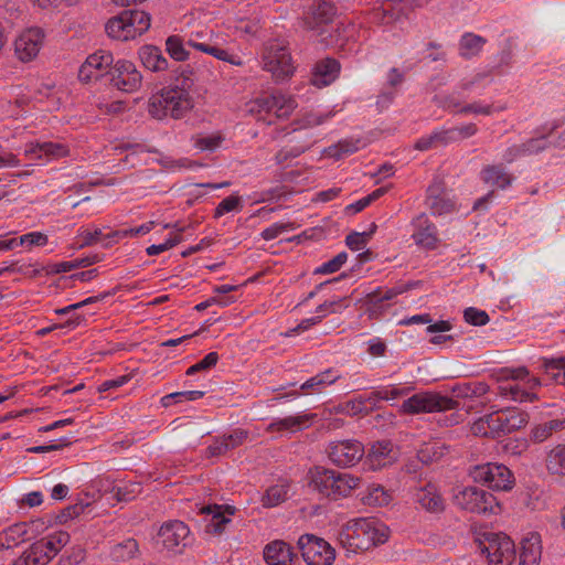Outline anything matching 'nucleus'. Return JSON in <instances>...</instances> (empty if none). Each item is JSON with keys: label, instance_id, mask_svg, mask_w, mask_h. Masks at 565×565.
Masks as SVG:
<instances>
[{"label": "nucleus", "instance_id": "44", "mask_svg": "<svg viewBox=\"0 0 565 565\" xmlns=\"http://www.w3.org/2000/svg\"><path fill=\"white\" fill-rule=\"evenodd\" d=\"M287 499L286 486L276 484L269 487L263 495L262 502L266 508H273L284 502Z\"/></svg>", "mask_w": 565, "mask_h": 565}, {"label": "nucleus", "instance_id": "50", "mask_svg": "<svg viewBox=\"0 0 565 565\" xmlns=\"http://www.w3.org/2000/svg\"><path fill=\"white\" fill-rule=\"evenodd\" d=\"M241 198L236 195H230L223 199L214 211V217L218 218L225 213L242 209Z\"/></svg>", "mask_w": 565, "mask_h": 565}, {"label": "nucleus", "instance_id": "33", "mask_svg": "<svg viewBox=\"0 0 565 565\" xmlns=\"http://www.w3.org/2000/svg\"><path fill=\"white\" fill-rule=\"evenodd\" d=\"M26 534L28 523L25 522L15 523L9 526L2 533H0V548H10L12 544L17 545L19 540L22 542L26 541Z\"/></svg>", "mask_w": 565, "mask_h": 565}, {"label": "nucleus", "instance_id": "18", "mask_svg": "<svg viewBox=\"0 0 565 565\" xmlns=\"http://www.w3.org/2000/svg\"><path fill=\"white\" fill-rule=\"evenodd\" d=\"M396 452L391 440L384 439L371 445L366 452L365 463L373 470L386 467L395 461Z\"/></svg>", "mask_w": 565, "mask_h": 565}, {"label": "nucleus", "instance_id": "1", "mask_svg": "<svg viewBox=\"0 0 565 565\" xmlns=\"http://www.w3.org/2000/svg\"><path fill=\"white\" fill-rule=\"evenodd\" d=\"M193 87V81L189 77L182 84L163 88L159 94L150 97L148 113L154 119H162L170 116L174 119L182 118L193 108V100L189 90Z\"/></svg>", "mask_w": 565, "mask_h": 565}, {"label": "nucleus", "instance_id": "17", "mask_svg": "<svg viewBox=\"0 0 565 565\" xmlns=\"http://www.w3.org/2000/svg\"><path fill=\"white\" fill-rule=\"evenodd\" d=\"M412 225L414 226V233L412 234L413 239L417 245L434 249L438 243V233L436 225L429 221L425 213H420L416 216Z\"/></svg>", "mask_w": 565, "mask_h": 565}, {"label": "nucleus", "instance_id": "37", "mask_svg": "<svg viewBox=\"0 0 565 565\" xmlns=\"http://www.w3.org/2000/svg\"><path fill=\"white\" fill-rule=\"evenodd\" d=\"M139 553V544L132 539H126L115 544L110 550V557L116 562H127Z\"/></svg>", "mask_w": 565, "mask_h": 565}, {"label": "nucleus", "instance_id": "63", "mask_svg": "<svg viewBox=\"0 0 565 565\" xmlns=\"http://www.w3.org/2000/svg\"><path fill=\"white\" fill-rule=\"evenodd\" d=\"M323 318H324V315H318L316 317L305 319L297 327H295L294 329H290L288 332H286V335L289 337L294 333H298L299 331L307 330L311 326L320 323Z\"/></svg>", "mask_w": 565, "mask_h": 565}, {"label": "nucleus", "instance_id": "2", "mask_svg": "<svg viewBox=\"0 0 565 565\" xmlns=\"http://www.w3.org/2000/svg\"><path fill=\"white\" fill-rule=\"evenodd\" d=\"M264 70L271 73L276 82L289 78L295 66L287 46L279 40L268 41L263 51Z\"/></svg>", "mask_w": 565, "mask_h": 565}, {"label": "nucleus", "instance_id": "61", "mask_svg": "<svg viewBox=\"0 0 565 565\" xmlns=\"http://www.w3.org/2000/svg\"><path fill=\"white\" fill-rule=\"evenodd\" d=\"M358 143L359 141L356 142H352V141H340L335 147H334V152H330L331 156L335 157V158H340L342 154H348V153H353L355 152L359 147H358Z\"/></svg>", "mask_w": 565, "mask_h": 565}, {"label": "nucleus", "instance_id": "51", "mask_svg": "<svg viewBox=\"0 0 565 565\" xmlns=\"http://www.w3.org/2000/svg\"><path fill=\"white\" fill-rule=\"evenodd\" d=\"M348 297L339 298L337 300L332 301H324L323 303L319 305L316 308V312L319 315L327 316L328 312L330 313H337L340 311L341 308H348L349 305L347 303Z\"/></svg>", "mask_w": 565, "mask_h": 565}, {"label": "nucleus", "instance_id": "31", "mask_svg": "<svg viewBox=\"0 0 565 565\" xmlns=\"http://www.w3.org/2000/svg\"><path fill=\"white\" fill-rule=\"evenodd\" d=\"M416 501L429 512L444 510V501L431 484H427L416 493Z\"/></svg>", "mask_w": 565, "mask_h": 565}, {"label": "nucleus", "instance_id": "45", "mask_svg": "<svg viewBox=\"0 0 565 565\" xmlns=\"http://www.w3.org/2000/svg\"><path fill=\"white\" fill-rule=\"evenodd\" d=\"M85 63L95 68L96 71H102L104 68L110 67L114 63V56L110 52L99 50L93 54H90Z\"/></svg>", "mask_w": 565, "mask_h": 565}, {"label": "nucleus", "instance_id": "19", "mask_svg": "<svg viewBox=\"0 0 565 565\" xmlns=\"http://www.w3.org/2000/svg\"><path fill=\"white\" fill-rule=\"evenodd\" d=\"M489 391V385L486 382H467L462 384H457L452 387V393L457 398H461L465 401L475 402L481 397H483ZM486 402H478L477 404L466 402L462 404V408H466L467 412H471L472 409L483 406Z\"/></svg>", "mask_w": 565, "mask_h": 565}, {"label": "nucleus", "instance_id": "35", "mask_svg": "<svg viewBox=\"0 0 565 565\" xmlns=\"http://www.w3.org/2000/svg\"><path fill=\"white\" fill-rule=\"evenodd\" d=\"M486 43L487 40L480 35L465 33L459 42V53L465 58H471L481 52Z\"/></svg>", "mask_w": 565, "mask_h": 565}, {"label": "nucleus", "instance_id": "39", "mask_svg": "<svg viewBox=\"0 0 565 565\" xmlns=\"http://www.w3.org/2000/svg\"><path fill=\"white\" fill-rule=\"evenodd\" d=\"M42 546L43 544L34 542L13 562V565H47L49 558L44 557V554H42Z\"/></svg>", "mask_w": 565, "mask_h": 565}, {"label": "nucleus", "instance_id": "20", "mask_svg": "<svg viewBox=\"0 0 565 565\" xmlns=\"http://www.w3.org/2000/svg\"><path fill=\"white\" fill-rule=\"evenodd\" d=\"M341 65L332 57L318 61L312 70L311 84L322 88L333 83L340 74Z\"/></svg>", "mask_w": 565, "mask_h": 565}, {"label": "nucleus", "instance_id": "40", "mask_svg": "<svg viewBox=\"0 0 565 565\" xmlns=\"http://www.w3.org/2000/svg\"><path fill=\"white\" fill-rule=\"evenodd\" d=\"M391 500V493L380 484L369 486L367 493L361 498L363 504L371 507H384L387 505Z\"/></svg>", "mask_w": 565, "mask_h": 565}, {"label": "nucleus", "instance_id": "54", "mask_svg": "<svg viewBox=\"0 0 565 565\" xmlns=\"http://www.w3.org/2000/svg\"><path fill=\"white\" fill-rule=\"evenodd\" d=\"M452 142L472 137L477 134L478 128L476 124H468L460 128H449Z\"/></svg>", "mask_w": 565, "mask_h": 565}, {"label": "nucleus", "instance_id": "8", "mask_svg": "<svg viewBox=\"0 0 565 565\" xmlns=\"http://www.w3.org/2000/svg\"><path fill=\"white\" fill-rule=\"evenodd\" d=\"M297 545L307 565H332L335 559V550L313 534L301 535Z\"/></svg>", "mask_w": 565, "mask_h": 565}, {"label": "nucleus", "instance_id": "27", "mask_svg": "<svg viewBox=\"0 0 565 565\" xmlns=\"http://www.w3.org/2000/svg\"><path fill=\"white\" fill-rule=\"evenodd\" d=\"M541 540L537 533L522 540L519 554V565H539L541 558Z\"/></svg>", "mask_w": 565, "mask_h": 565}, {"label": "nucleus", "instance_id": "62", "mask_svg": "<svg viewBox=\"0 0 565 565\" xmlns=\"http://www.w3.org/2000/svg\"><path fill=\"white\" fill-rule=\"evenodd\" d=\"M130 379H131L130 374L121 375V376H118L117 379L108 380V381L103 382L98 386L97 390H98L99 393H103V392H106V391L111 390V388H117V387H120L124 384L128 383L130 381Z\"/></svg>", "mask_w": 565, "mask_h": 565}, {"label": "nucleus", "instance_id": "26", "mask_svg": "<svg viewBox=\"0 0 565 565\" xmlns=\"http://www.w3.org/2000/svg\"><path fill=\"white\" fill-rule=\"evenodd\" d=\"M138 55L142 65L152 72L164 71L169 67L168 60L156 45H142L138 51Z\"/></svg>", "mask_w": 565, "mask_h": 565}, {"label": "nucleus", "instance_id": "5", "mask_svg": "<svg viewBox=\"0 0 565 565\" xmlns=\"http://www.w3.org/2000/svg\"><path fill=\"white\" fill-rule=\"evenodd\" d=\"M530 415L518 407H507L486 416L491 438L516 431L527 425Z\"/></svg>", "mask_w": 565, "mask_h": 565}, {"label": "nucleus", "instance_id": "42", "mask_svg": "<svg viewBox=\"0 0 565 565\" xmlns=\"http://www.w3.org/2000/svg\"><path fill=\"white\" fill-rule=\"evenodd\" d=\"M438 189L434 186L428 188L427 205L431 210L433 214L441 215L449 213L454 209V204L437 194Z\"/></svg>", "mask_w": 565, "mask_h": 565}, {"label": "nucleus", "instance_id": "36", "mask_svg": "<svg viewBox=\"0 0 565 565\" xmlns=\"http://www.w3.org/2000/svg\"><path fill=\"white\" fill-rule=\"evenodd\" d=\"M403 290H401L399 286H395L393 288L387 289L384 294L382 289L379 287L374 291L369 292L365 296V303L369 306V311L375 312L382 309V302L392 300L398 295H402Z\"/></svg>", "mask_w": 565, "mask_h": 565}, {"label": "nucleus", "instance_id": "22", "mask_svg": "<svg viewBox=\"0 0 565 565\" xmlns=\"http://www.w3.org/2000/svg\"><path fill=\"white\" fill-rule=\"evenodd\" d=\"M24 153L28 157H34L36 159L45 157L47 160H53L67 157L70 150L64 143L45 141L28 145Z\"/></svg>", "mask_w": 565, "mask_h": 565}, {"label": "nucleus", "instance_id": "46", "mask_svg": "<svg viewBox=\"0 0 565 565\" xmlns=\"http://www.w3.org/2000/svg\"><path fill=\"white\" fill-rule=\"evenodd\" d=\"M370 530L372 547L384 544L390 537V529L375 520H370Z\"/></svg>", "mask_w": 565, "mask_h": 565}, {"label": "nucleus", "instance_id": "7", "mask_svg": "<svg viewBox=\"0 0 565 565\" xmlns=\"http://www.w3.org/2000/svg\"><path fill=\"white\" fill-rule=\"evenodd\" d=\"M469 476L475 482L484 483L492 490L510 491L515 483L512 471L502 463L488 462L475 466Z\"/></svg>", "mask_w": 565, "mask_h": 565}, {"label": "nucleus", "instance_id": "25", "mask_svg": "<svg viewBox=\"0 0 565 565\" xmlns=\"http://www.w3.org/2000/svg\"><path fill=\"white\" fill-rule=\"evenodd\" d=\"M130 17L131 13L120 12L119 14L110 18L105 25L107 35L120 41L134 39L135 31L131 29L132 24L129 22Z\"/></svg>", "mask_w": 565, "mask_h": 565}, {"label": "nucleus", "instance_id": "6", "mask_svg": "<svg viewBox=\"0 0 565 565\" xmlns=\"http://www.w3.org/2000/svg\"><path fill=\"white\" fill-rule=\"evenodd\" d=\"M460 404L457 399L435 392L417 393L405 399L402 412L406 414H420L457 409Z\"/></svg>", "mask_w": 565, "mask_h": 565}, {"label": "nucleus", "instance_id": "29", "mask_svg": "<svg viewBox=\"0 0 565 565\" xmlns=\"http://www.w3.org/2000/svg\"><path fill=\"white\" fill-rule=\"evenodd\" d=\"M544 374L540 382L544 384L565 385V356L557 359L544 360Z\"/></svg>", "mask_w": 565, "mask_h": 565}, {"label": "nucleus", "instance_id": "47", "mask_svg": "<svg viewBox=\"0 0 565 565\" xmlns=\"http://www.w3.org/2000/svg\"><path fill=\"white\" fill-rule=\"evenodd\" d=\"M348 254L345 252L339 253L337 256H334L329 262L322 264L320 267L316 268L313 274L318 275H327V274H333L338 271L347 262Z\"/></svg>", "mask_w": 565, "mask_h": 565}, {"label": "nucleus", "instance_id": "15", "mask_svg": "<svg viewBox=\"0 0 565 565\" xmlns=\"http://www.w3.org/2000/svg\"><path fill=\"white\" fill-rule=\"evenodd\" d=\"M264 559L268 565H295L299 562L294 547L282 540H275L264 547Z\"/></svg>", "mask_w": 565, "mask_h": 565}, {"label": "nucleus", "instance_id": "30", "mask_svg": "<svg viewBox=\"0 0 565 565\" xmlns=\"http://www.w3.org/2000/svg\"><path fill=\"white\" fill-rule=\"evenodd\" d=\"M315 417V414L288 416L271 423L268 426V429L271 431L289 430L291 433H296L309 427Z\"/></svg>", "mask_w": 565, "mask_h": 565}, {"label": "nucleus", "instance_id": "24", "mask_svg": "<svg viewBox=\"0 0 565 565\" xmlns=\"http://www.w3.org/2000/svg\"><path fill=\"white\" fill-rule=\"evenodd\" d=\"M247 431L241 428L233 430L228 435H223L214 440L207 447V454L212 457L225 455L227 451L241 446L247 439Z\"/></svg>", "mask_w": 565, "mask_h": 565}, {"label": "nucleus", "instance_id": "38", "mask_svg": "<svg viewBox=\"0 0 565 565\" xmlns=\"http://www.w3.org/2000/svg\"><path fill=\"white\" fill-rule=\"evenodd\" d=\"M451 136L449 129H444L440 131H435L429 136H424L419 138L414 148L419 151H426L437 146H446L451 143Z\"/></svg>", "mask_w": 565, "mask_h": 565}, {"label": "nucleus", "instance_id": "56", "mask_svg": "<svg viewBox=\"0 0 565 565\" xmlns=\"http://www.w3.org/2000/svg\"><path fill=\"white\" fill-rule=\"evenodd\" d=\"M294 228L295 227L292 223H276L265 228L260 235L265 241H270L278 237L281 233Z\"/></svg>", "mask_w": 565, "mask_h": 565}, {"label": "nucleus", "instance_id": "4", "mask_svg": "<svg viewBox=\"0 0 565 565\" xmlns=\"http://www.w3.org/2000/svg\"><path fill=\"white\" fill-rule=\"evenodd\" d=\"M454 501L461 509L478 514H498L500 502L490 492L478 487H465L454 495Z\"/></svg>", "mask_w": 565, "mask_h": 565}, {"label": "nucleus", "instance_id": "9", "mask_svg": "<svg viewBox=\"0 0 565 565\" xmlns=\"http://www.w3.org/2000/svg\"><path fill=\"white\" fill-rule=\"evenodd\" d=\"M190 530L179 520L166 522L158 531L156 545L161 550L181 554L188 545Z\"/></svg>", "mask_w": 565, "mask_h": 565}, {"label": "nucleus", "instance_id": "59", "mask_svg": "<svg viewBox=\"0 0 565 565\" xmlns=\"http://www.w3.org/2000/svg\"><path fill=\"white\" fill-rule=\"evenodd\" d=\"M83 512H84L83 504L70 505L61 511V513L56 516V521L58 523H65L68 520L78 516Z\"/></svg>", "mask_w": 565, "mask_h": 565}, {"label": "nucleus", "instance_id": "14", "mask_svg": "<svg viewBox=\"0 0 565 565\" xmlns=\"http://www.w3.org/2000/svg\"><path fill=\"white\" fill-rule=\"evenodd\" d=\"M296 107V102L284 95H268L256 98L252 102L250 113H274L277 118H287Z\"/></svg>", "mask_w": 565, "mask_h": 565}, {"label": "nucleus", "instance_id": "21", "mask_svg": "<svg viewBox=\"0 0 565 565\" xmlns=\"http://www.w3.org/2000/svg\"><path fill=\"white\" fill-rule=\"evenodd\" d=\"M201 512L211 515L210 520L205 524V532L209 534H222L231 519L225 515V512L230 515L235 513V507L232 505H205L201 509Z\"/></svg>", "mask_w": 565, "mask_h": 565}, {"label": "nucleus", "instance_id": "53", "mask_svg": "<svg viewBox=\"0 0 565 565\" xmlns=\"http://www.w3.org/2000/svg\"><path fill=\"white\" fill-rule=\"evenodd\" d=\"M553 433L551 431V427L547 425L546 422L542 424L535 425L530 433V439L531 441L535 444H541L548 439Z\"/></svg>", "mask_w": 565, "mask_h": 565}, {"label": "nucleus", "instance_id": "43", "mask_svg": "<svg viewBox=\"0 0 565 565\" xmlns=\"http://www.w3.org/2000/svg\"><path fill=\"white\" fill-rule=\"evenodd\" d=\"M166 51L171 58L178 62H183L189 58V51L185 50L183 41L179 35H170L166 40Z\"/></svg>", "mask_w": 565, "mask_h": 565}, {"label": "nucleus", "instance_id": "28", "mask_svg": "<svg viewBox=\"0 0 565 565\" xmlns=\"http://www.w3.org/2000/svg\"><path fill=\"white\" fill-rule=\"evenodd\" d=\"M545 468L552 477L565 478V444L556 445L546 454Z\"/></svg>", "mask_w": 565, "mask_h": 565}, {"label": "nucleus", "instance_id": "12", "mask_svg": "<svg viewBox=\"0 0 565 565\" xmlns=\"http://www.w3.org/2000/svg\"><path fill=\"white\" fill-rule=\"evenodd\" d=\"M109 74L113 86L125 93L136 92L142 83L141 73L132 62L127 60H118Z\"/></svg>", "mask_w": 565, "mask_h": 565}, {"label": "nucleus", "instance_id": "10", "mask_svg": "<svg viewBox=\"0 0 565 565\" xmlns=\"http://www.w3.org/2000/svg\"><path fill=\"white\" fill-rule=\"evenodd\" d=\"M488 544L481 546L482 554L487 555L491 565H511L515 558L513 541L507 535L490 534Z\"/></svg>", "mask_w": 565, "mask_h": 565}, {"label": "nucleus", "instance_id": "13", "mask_svg": "<svg viewBox=\"0 0 565 565\" xmlns=\"http://www.w3.org/2000/svg\"><path fill=\"white\" fill-rule=\"evenodd\" d=\"M328 456L337 466L348 467L359 462L364 455V447L358 440L333 441L328 447Z\"/></svg>", "mask_w": 565, "mask_h": 565}, {"label": "nucleus", "instance_id": "52", "mask_svg": "<svg viewBox=\"0 0 565 565\" xmlns=\"http://www.w3.org/2000/svg\"><path fill=\"white\" fill-rule=\"evenodd\" d=\"M551 143L547 140L546 136H541L539 138H532L526 142L522 143V152L523 153H537L547 148V145Z\"/></svg>", "mask_w": 565, "mask_h": 565}, {"label": "nucleus", "instance_id": "57", "mask_svg": "<svg viewBox=\"0 0 565 565\" xmlns=\"http://www.w3.org/2000/svg\"><path fill=\"white\" fill-rule=\"evenodd\" d=\"M306 149L307 148L302 146H296L290 149L284 148L276 153L275 160L278 164H282L289 159L297 158L298 156L303 153Z\"/></svg>", "mask_w": 565, "mask_h": 565}, {"label": "nucleus", "instance_id": "64", "mask_svg": "<svg viewBox=\"0 0 565 565\" xmlns=\"http://www.w3.org/2000/svg\"><path fill=\"white\" fill-rule=\"evenodd\" d=\"M217 361H218L217 352H210L194 365L198 367V370L200 372H202V371H206V370L214 367L217 364Z\"/></svg>", "mask_w": 565, "mask_h": 565}, {"label": "nucleus", "instance_id": "58", "mask_svg": "<svg viewBox=\"0 0 565 565\" xmlns=\"http://www.w3.org/2000/svg\"><path fill=\"white\" fill-rule=\"evenodd\" d=\"M222 141L223 138L220 135L201 137L195 141V147L201 150H214L221 145Z\"/></svg>", "mask_w": 565, "mask_h": 565}, {"label": "nucleus", "instance_id": "11", "mask_svg": "<svg viewBox=\"0 0 565 565\" xmlns=\"http://www.w3.org/2000/svg\"><path fill=\"white\" fill-rule=\"evenodd\" d=\"M370 520L359 519L349 523L339 534V541L352 551H367L372 547Z\"/></svg>", "mask_w": 565, "mask_h": 565}, {"label": "nucleus", "instance_id": "34", "mask_svg": "<svg viewBox=\"0 0 565 565\" xmlns=\"http://www.w3.org/2000/svg\"><path fill=\"white\" fill-rule=\"evenodd\" d=\"M360 481L361 479L359 477L337 471L335 479H332V482L334 483V493L332 499L337 500L341 497L349 495L353 489L359 487Z\"/></svg>", "mask_w": 565, "mask_h": 565}, {"label": "nucleus", "instance_id": "23", "mask_svg": "<svg viewBox=\"0 0 565 565\" xmlns=\"http://www.w3.org/2000/svg\"><path fill=\"white\" fill-rule=\"evenodd\" d=\"M335 472L337 470L316 466L309 470L310 484L322 495L332 499L334 493L332 479H335Z\"/></svg>", "mask_w": 565, "mask_h": 565}, {"label": "nucleus", "instance_id": "41", "mask_svg": "<svg viewBox=\"0 0 565 565\" xmlns=\"http://www.w3.org/2000/svg\"><path fill=\"white\" fill-rule=\"evenodd\" d=\"M122 12L131 13L129 22L132 24L131 29L135 31L134 39L149 30L151 21L149 13L136 8L125 9Z\"/></svg>", "mask_w": 565, "mask_h": 565}, {"label": "nucleus", "instance_id": "16", "mask_svg": "<svg viewBox=\"0 0 565 565\" xmlns=\"http://www.w3.org/2000/svg\"><path fill=\"white\" fill-rule=\"evenodd\" d=\"M42 38L40 29H29L23 32L14 42L18 58L22 62L33 60L40 51Z\"/></svg>", "mask_w": 565, "mask_h": 565}, {"label": "nucleus", "instance_id": "60", "mask_svg": "<svg viewBox=\"0 0 565 565\" xmlns=\"http://www.w3.org/2000/svg\"><path fill=\"white\" fill-rule=\"evenodd\" d=\"M345 412L350 415H367L370 413V409L366 407L363 397H360L359 399L347 402Z\"/></svg>", "mask_w": 565, "mask_h": 565}, {"label": "nucleus", "instance_id": "49", "mask_svg": "<svg viewBox=\"0 0 565 565\" xmlns=\"http://www.w3.org/2000/svg\"><path fill=\"white\" fill-rule=\"evenodd\" d=\"M463 318L467 323L476 327L486 326L490 321L489 315L486 311L473 307L465 309Z\"/></svg>", "mask_w": 565, "mask_h": 565}, {"label": "nucleus", "instance_id": "3", "mask_svg": "<svg viewBox=\"0 0 565 565\" xmlns=\"http://www.w3.org/2000/svg\"><path fill=\"white\" fill-rule=\"evenodd\" d=\"M335 15L337 7L333 3L319 0L309 6L303 12L302 26L306 30L317 31L322 42L332 43L334 36L331 33L326 35V33H328V28L334 21Z\"/></svg>", "mask_w": 565, "mask_h": 565}, {"label": "nucleus", "instance_id": "55", "mask_svg": "<svg viewBox=\"0 0 565 565\" xmlns=\"http://www.w3.org/2000/svg\"><path fill=\"white\" fill-rule=\"evenodd\" d=\"M47 243V236L41 232H31L20 236L18 246L28 244L29 246H43Z\"/></svg>", "mask_w": 565, "mask_h": 565}, {"label": "nucleus", "instance_id": "32", "mask_svg": "<svg viewBox=\"0 0 565 565\" xmlns=\"http://www.w3.org/2000/svg\"><path fill=\"white\" fill-rule=\"evenodd\" d=\"M481 175L486 183L495 185L500 189L508 188L512 182V178L505 172V169L502 164L484 167Z\"/></svg>", "mask_w": 565, "mask_h": 565}, {"label": "nucleus", "instance_id": "48", "mask_svg": "<svg viewBox=\"0 0 565 565\" xmlns=\"http://www.w3.org/2000/svg\"><path fill=\"white\" fill-rule=\"evenodd\" d=\"M443 457V451L435 444H427L417 451V459L424 465H430Z\"/></svg>", "mask_w": 565, "mask_h": 565}]
</instances>
